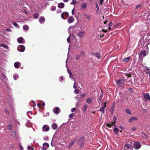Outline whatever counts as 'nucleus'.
I'll return each mask as SVG.
<instances>
[{"mask_svg":"<svg viewBox=\"0 0 150 150\" xmlns=\"http://www.w3.org/2000/svg\"><path fill=\"white\" fill-rule=\"evenodd\" d=\"M76 82H75L74 83V88H77L76 86Z\"/></svg>","mask_w":150,"mask_h":150,"instance_id":"obj_61","label":"nucleus"},{"mask_svg":"<svg viewBox=\"0 0 150 150\" xmlns=\"http://www.w3.org/2000/svg\"><path fill=\"white\" fill-rule=\"evenodd\" d=\"M80 96H81L82 97H84L86 96V94H81L80 95Z\"/></svg>","mask_w":150,"mask_h":150,"instance_id":"obj_56","label":"nucleus"},{"mask_svg":"<svg viewBox=\"0 0 150 150\" xmlns=\"http://www.w3.org/2000/svg\"><path fill=\"white\" fill-rule=\"evenodd\" d=\"M96 8L98 10H99V6L97 2H96Z\"/></svg>","mask_w":150,"mask_h":150,"instance_id":"obj_55","label":"nucleus"},{"mask_svg":"<svg viewBox=\"0 0 150 150\" xmlns=\"http://www.w3.org/2000/svg\"><path fill=\"white\" fill-rule=\"evenodd\" d=\"M74 93H79V91L77 89H76L74 90Z\"/></svg>","mask_w":150,"mask_h":150,"instance_id":"obj_58","label":"nucleus"},{"mask_svg":"<svg viewBox=\"0 0 150 150\" xmlns=\"http://www.w3.org/2000/svg\"><path fill=\"white\" fill-rule=\"evenodd\" d=\"M13 77L14 79L15 80H16V79L18 78V76H16L15 75H13Z\"/></svg>","mask_w":150,"mask_h":150,"instance_id":"obj_51","label":"nucleus"},{"mask_svg":"<svg viewBox=\"0 0 150 150\" xmlns=\"http://www.w3.org/2000/svg\"><path fill=\"white\" fill-rule=\"evenodd\" d=\"M141 5H137L136 6V9H137L138 8H139L140 7H141Z\"/></svg>","mask_w":150,"mask_h":150,"instance_id":"obj_54","label":"nucleus"},{"mask_svg":"<svg viewBox=\"0 0 150 150\" xmlns=\"http://www.w3.org/2000/svg\"><path fill=\"white\" fill-rule=\"evenodd\" d=\"M86 18L88 19H90V18H91V17L90 16H89V15H86Z\"/></svg>","mask_w":150,"mask_h":150,"instance_id":"obj_57","label":"nucleus"},{"mask_svg":"<svg viewBox=\"0 0 150 150\" xmlns=\"http://www.w3.org/2000/svg\"><path fill=\"white\" fill-rule=\"evenodd\" d=\"M12 128V125H8L7 129L9 130H11Z\"/></svg>","mask_w":150,"mask_h":150,"instance_id":"obj_35","label":"nucleus"},{"mask_svg":"<svg viewBox=\"0 0 150 150\" xmlns=\"http://www.w3.org/2000/svg\"><path fill=\"white\" fill-rule=\"evenodd\" d=\"M64 6V4L63 3H60L58 5V7L59 8H63Z\"/></svg>","mask_w":150,"mask_h":150,"instance_id":"obj_22","label":"nucleus"},{"mask_svg":"<svg viewBox=\"0 0 150 150\" xmlns=\"http://www.w3.org/2000/svg\"><path fill=\"white\" fill-rule=\"evenodd\" d=\"M0 46L3 47L4 48L7 49H8V47L7 45L4 44H2L0 45Z\"/></svg>","mask_w":150,"mask_h":150,"instance_id":"obj_26","label":"nucleus"},{"mask_svg":"<svg viewBox=\"0 0 150 150\" xmlns=\"http://www.w3.org/2000/svg\"><path fill=\"white\" fill-rule=\"evenodd\" d=\"M125 148L128 149L132 150L133 147L132 146L131 144H126L125 145Z\"/></svg>","mask_w":150,"mask_h":150,"instance_id":"obj_15","label":"nucleus"},{"mask_svg":"<svg viewBox=\"0 0 150 150\" xmlns=\"http://www.w3.org/2000/svg\"><path fill=\"white\" fill-rule=\"evenodd\" d=\"M42 149L44 150H46L47 149V148H45V147H42Z\"/></svg>","mask_w":150,"mask_h":150,"instance_id":"obj_64","label":"nucleus"},{"mask_svg":"<svg viewBox=\"0 0 150 150\" xmlns=\"http://www.w3.org/2000/svg\"><path fill=\"white\" fill-rule=\"evenodd\" d=\"M88 106L86 105H84L83 108H82V110L84 112H85L86 109H87Z\"/></svg>","mask_w":150,"mask_h":150,"instance_id":"obj_24","label":"nucleus"},{"mask_svg":"<svg viewBox=\"0 0 150 150\" xmlns=\"http://www.w3.org/2000/svg\"><path fill=\"white\" fill-rule=\"evenodd\" d=\"M74 19L72 16H70L67 20V21L69 23H71L74 22Z\"/></svg>","mask_w":150,"mask_h":150,"instance_id":"obj_8","label":"nucleus"},{"mask_svg":"<svg viewBox=\"0 0 150 150\" xmlns=\"http://www.w3.org/2000/svg\"><path fill=\"white\" fill-rule=\"evenodd\" d=\"M130 57H128L127 58L124 59H122V62H128L129 59Z\"/></svg>","mask_w":150,"mask_h":150,"instance_id":"obj_25","label":"nucleus"},{"mask_svg":"<svg viewBox=\"0 0 150 150\" xmlns=\"http://www.w3.org/2000/svg\"><path fill=\"white\" fill-rule=\"evenodd\" d=\"M102 96H100L99 97V99H98V101L99 103H100L101 102H102L101 101V99L102 98Z\"/></svg>","mask_w":150,"mask_h":150,"instance_id":"obj_49","label":"nucleus"},{"mask_svg":"<svg viewBox=\"0 0 150 150\" xmlns=\"http://www.w3.org/2000/svg\"><path fill=\"white\" fill-rule=\"evenodd\" d=\"M52 127L54 129H56L57 128V126L55 123H53L52 125Z\"/></svg>","mask_w":150,"mask_h":150,"instance_id":"obj_23","label":"nucleus"},{"mask_svg":"<svg viewBox=\"0 0 150 150\" xmlns=\"http://www.w3.org/2000/svg\"><path fill=\"white\" fill-rule=\"evenodd\" d=\"M144 99L146 101H149L150 100V96L149 94L148 93L144 94Z\"/></svg>","mask_w":150,"mask_h":150,"instance_id":"obj_4","label":"nucleus"},{"mask_svg":"<svg viewBox=\"0 0 150 150\" xmlns=\"http://www.w3.org/2000/svg\"><path fill=\"white\" fill-rule=\"evenodd\" d=\"M77 141L76 139L74 140V141H72L69 144V145L68 146V148H70L71 147V146H73V145L74 144L75 142Z\"/></svg>","mask_w":150,"mask_h":150,"instance_id":"obj_16","label":"nucleus"},{"mask_svg":"<svg viewBox=\"0 0 150 150\" xmlns=\"http://www.w3.org/2000/svg\"><path fill=\"white\" fill-rule=\"evenodd\" d=\"M103 0H100V3L101 5H102L103 4Z\"/></svg>","mask_w":150,"mask_h":150,"instance_id":"obj_62","label":"nucleus"},{"mask_svg":"<svg viewBox=\"0 0 150 150\" xmlns=\"http://www.w3.org/2000/svg\"><path fill=\"white\" fill-rule=\"evenodd\" d=\"M53 111L55 114H58L60 112V109L58 107H55L53 109Z\"/></svg>","mask_w":150,"mask_h":150,"instance_id":"obj_9","label":"nucleus"},{"mask_svg":"<svg viewBox=\"0 0 150 150\" xmlns=\"http://www.w3.org/2000/svg\"><path fill=\"white\" fill-rule=\"evenodd\" d=\"M21 63L19 62H16L14 64V67L16 68H19L21 66Z\"/></svg>","mask_w":150,"mask_h":150,"instance_id":"obj_18","label":"nucleus"},{"mask_svg":"<svg viewBox=\"0 0 150 150\" xmlns=\"http://www.w3.org/2000/svg\"><path fill=\"white\" fill-rule=\"evenodd\" d=\"M93 99V97H88L86 99V101L88 103H91L92 102V100Z\"/></svg>","mask_w":150,"mask_h":150,"instance_id":"obj_14","label":"nucleus"},{"mask_svg":"<svg viewBox=\"0 0 150 150\" xmlns=\"http://www.w3.org/2000/svg\"><path fill=\"white\" fill-rule=\"evenodd\" d=\"M4 112H5L7 114H8V115L9 114V112L7 110V109L6 108H5L4 109Z\"/></svg>","mask_w":150,"mask_h":150,"instance_id":"obj_42","label":"nucleus"},{"mask_svg":"<svg viewBox=\"0 0 150 150\" xmlns=\"http://www.w3.org/2000/svg\"><path fill=\"white\" fill-rule=\"evenodd\" d=\"M77 2L76 0H74L72 1L71 3V4H73L74 5Z\"/></svg>","mask_w":150,"mask_h":150,"instance_id":"obj_41","label":"nucleus"},{"mask_svg":"<svg viewBox=\"0 0 150 150\" xmlns=\"http://www.w3.org/2000/svg\"><path fill=\"white\" fill-rule=\"evenodd\" d=\"M17 49L19 51L23 52L25 50V47L23 45H20L18 47Z\"/></svg>","mask_w":150,"mask_h":150,"instance_id":"obj_5","label":"nucleus"},{"mask_svg":"<svg viewBox=\"0 0 150 150\" xmlns=\"http://www.w3.org/2000/svg\"><path fill=\"white\" fill-rule=\"evenodd\" d=\"M64 77L63 76H61L59 77V81H60L62 82V81L64 80Z\"/></svg>","mask_w":150,"mask_h":150,"instance_id":"obj_34","label":"nucleus"},{"mask_svg":"<svg viewBox=\"0 0 150 150\" xmlns=\"http://www.w3.org/2000/svg\"><path fill=\"white\" fill-rule=\"evenodd\" d=\"M56 9V7L54 6H52L51 7V10L52 11H54Z\"/></svg>","mask_w":150,"mask_h":150,"instance_id":"obj_38","label":"nucleus"},{"mask_svg":"<svg viewBox=\"0 0 150 150\" xmlns=\"http://www.w3.org/2000/svg\"><path fill=\"white\" fill-rule=\"evenodd\" d=\"M81 56H83L85 55V53L83 51L81 52V53L79 54Z\"/></svg>","mask_w":150,"mask_h":150,"instance_id":"obj_44","label":"nucleus"},{"mask_svg":"<svg viewBox=\"0 0 150 150\" xmlns=\"http://www.w3.org/2000/svg\"><path fill=\"white\" fill-rule=\"evenodd\" d=\"M84 140V138L83 136H81L79 139L78 142L79 143L82 145Z\"/></svg>","mask_w":150,"mask_h":150,"instance_id":"obj_11","label":"nucleus"},{"mask_svg":"<svg viewBox=\"0 0 150 150\" xmlns=\"http://www.w3.org/2000/svg\"><path fill=\"white\" fill-rule=\"evenodd\" d=\"M19 148L20 150H23V147L21 145H19Z\"/></svg>","mask_w":150,"mask_h":150,"instance_id":"obj_52","label":"nucleus"},{"mask_svg":"<svg viewBox=\"0 0 150 150\" xmlns=\"http://www.w3.org/2000/svg\"><path fill=\"white\" fill-rule=\"evenodd\" d=\"M67 71L68 73L69 74V78L71 79H73L74 80V79L73 77V75L71 72L68 69H67Z\"/></svg>","mask_w":150,"mask_h":150,"instance_id":"obj_20","label":"nucleus"},{"mask_svg":"<svg viewBox=\"0 0 150 150\" xmlns=\"http://www.w3.org/2000/svg\"><path fill=\"white\" fill-rule=\"evenodd\" d=\"M87 7V4L86 3H84L81 4V8H85Z\"/></svg>","mask_w":150,"mask_h":150,"instance_id":"obj_27","label":"nucleus"},{"mask_svg":"<svg viewBox=\"0 0 150 150\" xmlns=\"http://www.w3.org/2000/svg\"><path fill=\"white\" fill-rule=\"evenodd\" d=\"M13 24L16 28H19V25L16 23L12 22Z\"/></svg>","mask_w":150,"mask_h":150,"instance_id":"obj_40","label":"nucleus"},{"mask_svg":"<svg viewBox=\"0 0 150 150\" xmlns=\"http://www.w3.org/2000/svg\"><path fill=\"white\" fill-rule=\"evenodd\" d=\"M126 112L129 115H131V112L130 110L129 109H126L125 110Z\"/></svg>","mask_w":150,"mask_h":150,"instance_id":"obj_33","label":"nucleus"},{"mask_svg":"<svg viewBox=\"0 0 150 150\" xmlns=\"http://www.w3.org/2000/svg\"><path fill=\"white\" fill-rule=\"evenodd\" d=\"M81 56L80 55V54H79L77 55L76 57V59L78 60L80 58V57H81Z\"/></svg>","mask_w":150,"mask_h":150,"instance_id":"obj_46","label":"nucleus"},{"mask_svg":"<svg viewBox=\"0 0 150 150\" xmlns=\"http://www.w3.org/2000/svg\"><path fill=\"white\" fill-rule=\"evenodd\" d=\"M134 148L136 149H138L140 148L141 144L140 143L137 142L134 143Z\"/></svg>","mask_w":150,"mask_h":150,"instance_id":"obj_6","label":"nucleus"},{"mask_svg":"<svg viewBox=\"0 0 150 150\" xmlns=\"http://www.w3.org/2000/svg\"><path fill=\"white\" fill-rule=\"evenodd\" d=\"M74 117V114L72 113L69 115V118H72Z\"/></svg>","mask_w":150,"mask_h":150,"instance_id":"obj_45","label":"nucleus"},{"mask_svg":"<svg viewBox=\"0 0 150 150\" xmlns=\"http://www.w3.org/2000/svg\"><path fill=\"white\" fill-rule=\"evenodd\" d=\"M69 34H70V36L69 37H68L67 39V41L68 43H70V36L71 34L70 33H69Z\"/></svg>","mask_w":150,"mask_h":150,"instance_id":"obj_43","label":"nucleus"},{"mask_svg":"<svg viewBox=\"0 0 150 150\" xmlns=\"http://www.w3.org/2000/svg\"><path fill=\"white\" fill-rule=\"evenodd\" d=\"M6 30V31H11V29L9 28L7 29Z\"/></svg>","mask_w":150,"mask_h":150,"instance_id":"obj_63","label":"nucleus"},{"mask_svg":"<svg viewBox=\"0 0 150 150\" xmlns=\"http://www.w3.org/2000/svg\"><path fill=\"white\" fill-rule=\"evenodd\" d=\"M18 42L19 43H25V41L22 37H20L17 39Z\"/></svg>","mask_w":150,"mask_h":150,"instance_id":"obj_7","label":"nucleus"},{"mask_svg":"<svg viewBox=\"0 0 150 150\" xmlns=\"http://www.w3.org/2000/svg\"><path fill=\"white\" fill-rule=\"evenodd\" d=\"M112 25V23H109V24H108V26H109V28H108V29H109V30L110 29V27Z\"/></svg>","mask_w":150,"mask_h":150,"instance_id":"obj_47","label":"nucleus"},{"mask_svg":"<svg viewBox=\"0 0 150 150\" xmlns=\"http://www.w3.org/2000/svg\"><path fill=\"white\" fill-rule=\"evenodd\" d=\"M43 129L45 132H47L49 130V127L47 125H44L42 127Z\"/></svg>","mask_w":150,"mask_h":150,"instance_id":"obj_10","label":"nucleus"},{"mask_svg":"<svg viewBox=\"0 0 150 150\" xmlns=\"http://www.w3.org/2000/svg\"><path fill=\"white\" fill-rule=\"evenodd\" d=\"M43 146H47V148H48L49 147V144H48V143H43Z\"/></svg>","mask_w":150,"mask_h":150,"instance_id":"obj_37","label":"nucleus"},{"mask_svg":"<svg viewBox=\"0 0 150 150\" xmlns=\"http://www.w3.org/2000/svg\"><path fill=\"white\" fill-rule=\"evenodd\" d=\"M74 8L72 10V11H71V13H72V15H74Z\"/></svg>","mask_w":150,"mask_h":150,"instance_id":"obj_60","label":"nucleus"},{"mask_svg":"<svg viewBox=\"0 0 150 150\" xmlns=\"http://www.w3.org/2000/svg\"><path fill=\"white\" fill-rule=\"evenodd\" d=\"M141 133L145 137V138H147V137H148V136L146 133L142 132H141Z\"/></svg>","mask_w":150,"mask_h":150,"instance_id":"obj_39","label":"nucleus"},{"mask_svg":"<svg viewBox=\"0 0 150 150\" xmlns=\"http://www.w3.org/2000/svg\"><path fill=\"white\" fill-rule=\"evenodd\" d=\"M45 18L44 17L42 16H41L39 19V22L40 23L42 24L44 23L45 21Z\"/></svg>","mask_w":150,"mask_h":150,"instance_id":"obj_13","label":"nucleus"},{"mask_svg":"<svg viewBox=\"0 0 150 150\" xmlns=\"http://www.w3.org/2000/svg\"><path fill=\"white\" fill-rule=\"evenodd\" d=\"M76 110V109L75 108H73L71 109V111L72 112H74Z\"/></svg>","mask_w":150,"mask_h":150,"instance_id":"obj_53","label":"nucleus"},{"mask_svg":"<svg viewBox=\"0 0 150 150\" xmlns=\"http://www.w3.org/2000/svg\"><path fill=\"white\" fill-rule=\"evenodd\" d=\"M113 122H110L109 123H107L106 124V126L109 128L111 127V126L112 125Z\"/></svg>","mask_w":150,"mask_h":150,"instance_id":"obj_29","label":"nucleus"},{"mask_svg":"<svg viewBox=\"0 0 150 150\" xmlns=\"http://www.w3.org/2000/svg\"><path fill=\"white\" fill-rule=\"evenodd\" d=\"M97 58L98 59H99L100 57L98 53H96L95 54Z\"/></svg>","mask_w":150,"mask_h":150,"instance_id":"obj_36","label":"nucleus"},{"mask_svg":"<svg viewBox=\"0 0 150 150\" xmlns=\"http://www.w3.org/2000/svg\"><path fill=\"white\" fill-rule=\"evenodd\" d=\"M113 132L116 134H117L119 132V129L118 128H115L113 129Z\"/></svg>","mask_w":150,"mask_h":150,"instance_id":"obj_28","label":"nucleus"},{"mask_svg":"<svg viewBox=\"0 0 150 150\" xmlns=\"http://www.w3.org/2000/svg\"><path fill=\"white\" fill-rule=\"evenodd\" d=\"M37 105L39 108L44 109L45 104H37Z\"/></svg>","mask_w":150,"mask_h":150,"instance_id":"obj_12","label":"nucleus"},{"mask_svg":"<svg viewBox=\"0 0 150 150\" xmlns=\"http://www.w3.org/2000/svg\"><path fill=\"white\" fill-rule=\"evenodd\" d=\"M144 48L146 50H143L141 51L140 54L139 55L141 57H144L146 56V53H147L149 51V48L147 45H146L144 47Z\"/></svg>","mask_w":150,"mask_h":150,"instance_id":"obj_1","label":"nucleus"},{"mask_svg":"<svg viewBox=\"0 0 150 150\" xmlns=\"http://www.w3.org/2000/svg\"><path fill=\"white\" fill-rule=\"evenodd\" d=\"M104 104V105H103V106H101L99 110L100 111H101L103 113L104 112V109L106 107V104Z\"/></svg>","mask_w":150,"mask_h":150,"instance_id":"obj_17","label":"nucleus"},{"mask_svg":"<svg viewBox=\"0 0 150 150\" xmlns=\"http://www.w3.org/2000/svg\"><path fill=\"white\" fill-rule=\"evenodd\" d=\"M125 80L123 79H120L116 81L117 85L118 86H122L124 85Z\"/></svg>","mask_w":150,"mask_h":150,"instance_id":"obj_2","label":"nucleus"},{"mask_svg":"<svg viewBox=\"0 0 150 150\" xmlns=\"http://www.w3.org/2000/svg\"><path fill=\"white\" fill-rule=\"evenodd\" d=\"M23 28L25 30H27L28 29V25H24L23 27Z\"/></svg>","mask_w":150,"mask_h":150,"instance_id":"obj_31","label":"nucleus"},{"mask_svg":"<svg viewBox=\"0 0 150 150\" xmlns=\"http://www.w3.org/2000/svg\"><path fill=\"white\" fill-rule=\"evenodd\" d=\"M131 129L133 131H135L136 130V128L135 127H132L131 128Z\"/></svg>","mask_w":150,"mask_h":150,"instance_id":"obj_59","label":"nucleus"},{"mask_svg":"<svg viewBox=\"0 0 150 150\" xmlns=\"http://www.w3.org/2000/svg\"><path fill=\"white\" fill-rule=\"evenodd\" d=\"M137 120V118L134 117H132L130 119L129 122H131L133 121Z\"/></svg>","mask_w":150,"mask_h":150,"instance_id":"obj_19","label":"nucleus"},{"mask_svg":"<svg viewBox=\"0 0 150 150\" xmlns=\"http://www.w3.org/2000/svg\"><path fill=\"white\" fill-rule=\"evenodd\" d=\"M69 16V13L67 12L62 13L61 15V18L64 19H66Z\"/></svg>","mask_w":150,"mask_h":150,"instance_id":"obj_3","label":"nucleus"},{"mask_svg":"<svg viewBox=\"0 0 150 150\" xmlns=\"http://www.w3.org/2000/svg\"><path fill=\"white\" fill-rule=\"evenodd\" d=\"M39 15L38 14V13H35L34 15V18L35 19H37V18H38L39 17Z\"/></svg>","mask_w":150,"mask_h":150,"instance_id":"obj_32","label":"nucleus"},{"mask_svg":"<svg viewBox=\"0 0 150 150\" xmlns=\"http://www.w3.org/2000/svg\"><path fill=\"white\" fill-rule=\"evenodd\" d=\"M27 149L28 150H33V149L30 146L28 147Z\"/></svg>","mask_w":150,"mask_h":150,"instance_id":"obj_50","label":"nucleus"},{"mask_svg":"<svg viewBox=\"0 0 150 150\" xmlns=\"http://www.w3.org/2000/svg\"><path fill=\"white\" fill-rule=\"evenodd\" d=\"M85 33V32L84 31L80 32L78 33V36L80 38H82L84 36Z\"/></svg>","mask_w":150,"mask_h":150,"instance_id":"obj_21","label":"nucleus"},{"mask_svg":"<svg viewBox=\"0 0 150 150\" xmlns=\"http://www.w3.org/2000/svg\"><path fill=\"white\" fill-rule=\"evenodd\" d=\"M117 119V117L116 116H114L113 118V123H114V124H115L116 121Z\"/></svg>","mask_w":150,"mask_h":150,"instance_id":"obj_30","label":"nucleus"},{"mask_svg":"<svg viewBox=\"0 0 150 150\" xmlns=\"http://www.w3.org/2000/svg\"><path fill=\"white\" fill-rule=\"evenodd\" d=\"M79 42H76V43L75 46V47L76 48H78L79 47Z\"/></svg>","mask_w":150,"mask_h":150,"instance_id":"obj_48","label":"nucleus"}]
</instances>
